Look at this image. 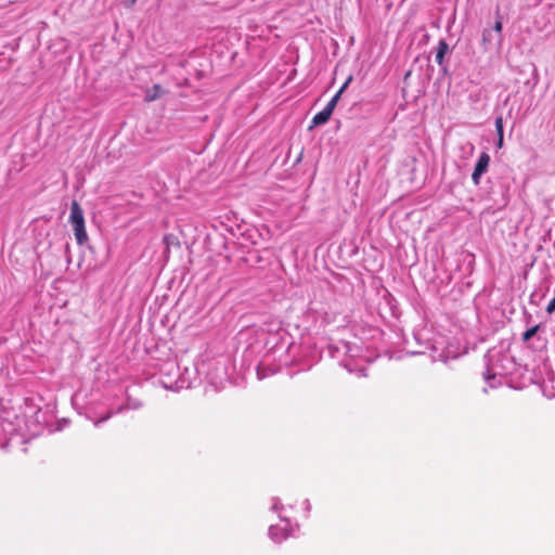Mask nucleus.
I'll return each instance as SVG.
<instances>
[{"mask_svg":"<svg viewBox=\"0 0 555 555\" xmlns=\"http://www.w3.org/2000/svg\"><path fill=\"white\" fill-rule=\"evenodd\" d=\"M512 357L507 352L491 350L489 352V364L485 373V379L491 387L495 385L491 383L496 376L509 374L513 369Z\"/></svg>","mask_w":555,"mask_h":555,"instance_id":"obj_1","label":"nucleus"},{"mask_svg":"<svg viewBox=\"0 0 555 555\" xmlns=\"http://www.w3.org/2000/svg\"><path fill=\"white\" fill-rule=\"evenodd\" d=\"M69 221L73 225L74 235L79 245H82L88 240V234L85 225V216L80 205L74 201L70 205Z\"/></svg>","mask_w":555,"mask_h":555,"instance_id":"obj_2","label":"nucleus"},{"mask_svg":"<svg viewBox=\"0 0 555 555\" xmlns=\"http://www.w3.org/2000/svg\"><path fill=\"white\" fill-rule=\"evenodd\" d=\"M289 535V524L285 518H281L280 524L273 525L269 528V537L275 541L281 542Z\"/></svg>","mask_w":555,"mask_h":555,"instance_id":"obj_3","label":"nucleus"},{"mask_svg":"<svg viewBox=\"0 0 555 555\" xmlns=\"http://www.w3.org/2000/svg\"><path fill=\"white\" fill-rule=\"evenodd\" d=\"M490 164V156L487 153H482L475 166V169L472 175V180L475 185H478L480 182L481 176L487 171Z\"/></svg>","mask_w":555,"mask_h":555,"instance_id":"obj_4","label":"nucleus"},{"mask_svg":"<svg viewBox=\"0 0 555 555\" xmlns=\"http://www.w3.org/2000/svg\"><path fill=\"white\" fill-rule=\"evenodd\" d=\"M331 116H332V113L328 112L326 108H323L321 112L315 114L314 117L312 118L311 128L326 124L328 121V119L331 118Z\"/></svg>","mask_w":555,"mask_h":555,"instance_id":"obj_5","label":"nucleus"},{"mask_svg":"<svg viewBox=\"0 0 555 555\" xmlns=\"http://www.w3.org/2000/svg\"><path fill=\"white\" fill-rule=\"evenodd\" d=\"M448 50V44L444 41H440L437 48L436 62L441 65L443 63L444 55Z\"/></svg>","mask_w":555,"mask_h":555,"instance_id":"obj_6","label":"nucleus"},{"mask_svg":"<svg viewBox=\"0 0 555 555\" xmlns=\"http://www.w3.org/2000/svg\"><path fill=\"white\" fill-rule=\"evenodd\" d=\"M538 328H539V326H538V325H535V326H532V327L528 328V330L522 334V339H524L525 341H528L530 338H532V337L537 334Z\"/></svg>","mask_w":555,"mask_h":555,"instance_id":"obj_7","label":"nucleus"},{"mask_svg":"<svg viewBox=\"0 0 555 555\" xmlns=\"http://www.w3.org/2000/svg\"><path fill=\"white\" fill-rule=\"evenodd\" d=\"M492 41V33L489 29H485L482 33V43L487 49L490 42Z\"/></svg>","mask_w":555,"mask_h":555,"instance_id":"obj_8","label":"nucleus"},{"mask_svg":"<svg viewBox=\"0 0 555 555\" xmlns=\"http://www.w3.org/2000/svg\"><path fill=\"white\" fill-rule=\"evenodd\" d=\"M495 129L498 132V137H503V119H502V117H498L495 119Z\"/></svg>","mask_w":555,"mask_h":555,"instance_id":"obj_9","label":"nucleus"},{"mask_svg":"<svg viewBox=\"0 0 555 555\" xmlns=\"http://www.w3.org/2000/svg\"><path fill=\"white\" fill-rule=\"evenodd\" d=\"M271 508L275 512H282L284 509L280 499H273Z\"/></svg>","mask_w":555,"mask_h":555,"instance_id":"obj_10","label":"nucleus"},{"mask_svg":"<svg viewBox=\"0 0 555 555\" xmlns=\"http://www.w3.org/2000/svg\"><path fill=\"white\" fill-rule=\"evenodd\" d=\"M555 311V297L548 302L546 307L547 313H553Z\"/></svg>","mask_w":555,"mask_h":555,"instance_id":"obj_11","label":"nucleus"},{"mask_svg":"<svg viewBox=\"0 0 555 555\" xmlns=\"http://www.w3.org/2000/svg\"><path fill=\"white\" fill-rule=\"evenodd\" d=\"M503 25L501 21H496L493 27V30L500 36L502 31Z\"/></svg>","mask_w":555,"mask_h":555,"instance_id":"obj_12","label":"nucleus"},{"mask_svg":"<svg viewBox=\"0 0 555 555\" xmlns=\"http://www.w3.org/2000/svg\"><path fill=\"white\" fill-rule=\"evenodd\" d=\"M352 80V77L349 76L347 78V80L345 81V83L340 87V89L338 90V92H340L343 94V92L347 89L348 85L351 82Z\"/></svg>","mask_w":555,"mask_h":555,"instance_id":"obj_13","label":"nucleus"},{"mask_svg":"<svg viewBox=\"0 0 555 555\" xmlns=\"http://www.w3.org/2000/svg\"><path fill=\"white\" fill-rule=\"evenodd\" d=\"M336 104H337L336 102H334L333 100H331V101L326 104V106H325L324 108H326L328 112H331V113L333 114V111H334V108H335Z\"/></svg>","mask_w":555,"mask_h":555,"instance_id":"obj_14","label":"nucleus"},{"mask_svg":"<svg viewBox=\"0 0 555 555\" xmlns=\"http://www.w3.org/2000/svg\"><path fill=\"white\" fill-rule=\"evenodd\" d=\"M340 96H341V93L337 91V93L332 98V100L337 103L338 100L340 99Z\"/></svg>","mask_w":555,"mask_h":555,"instance_id":"obj_15","label":"nucleus"},{"mask_svg":"<svg viewBox=\"0 0 555 555\" xmlns=\"http://www.w3.org/2000/svg\"><path fill=\"white\" fill-rule=\"evenodd\" d=\"M498 146L499 147L503 146V137H499V139H498Z\"/></svg>","mask_w":555,"mask_h":555,"instance_id":"obj_16","label":"nucleus"},{"mask_svg":"<svg viewBox=\"0 0 555 555\" xmlns=\"http://www.w3.org/2000/svg\"><path fill=\"white\" fill-rule=\"evenodd\" d=\"M108 417H109V415H106L104 418L101 420V422L108 420ZM99 423H100V421L95 422L94 425L98 426Z\"/></svg>","mask_w":555,"mask_h":555,"instance_id":"obj_17","label":"nucleus"},{"mask_svg":"<svg viewBox=\"0 0 555 555\" xmlns=\"http://www.w3.org/2000/svg\"><path fill=\"white\" fill-rule=\"evenodd\" d=\"M154 89H155V91H157V92H158V91H160V87H159V86H155V87H154Z\"/></svg>","mask_w":555,"mask_h":555,"instance_id":"obj_18","label":"nucleus"},{"mask_svg":"<svg viewBox=\"0 0 555 555\" xmlns=\"http://www.w3.org/2000/svg\"><path fill=\"white\" fill-rule=\"evenodd\" d=\"M137 0H130V5L133 4Z\"/></svg>","mask_w":555,"mask_h":555,"instance_id":"obj_19","label":"nucleus"},{"mask_svg":"<svg viewBox=\"0 0 555 555\" xmlns=\"http://www.w3.org/2000/svg\"><path fill=\"white\" fill-rule=\"evenodd\" d=\"M155 96H156V95H153V96H150V95H149V100H153V99H155Z\"/></svg>","mask_w":555,"mask_h":555,"instance_id":"obj_20","label":"nucleus"}]
</instances>
